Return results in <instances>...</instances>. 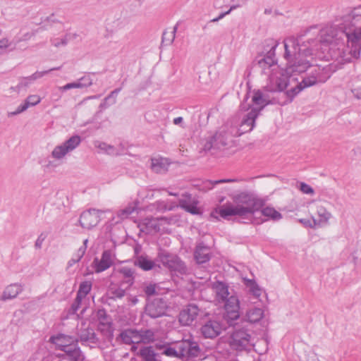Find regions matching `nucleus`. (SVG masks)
<instances>
[{"label":"nucleus","mask_w":361,"mask_h":361,"mask_svg":"<svg viewBox=\"0 0 361 361\" xmlns=\"http://www.w3.org/2000/svg\"><path fill=\"white\" fill-rule=\"evenodd\" d=\"M98 314H99V317L100 319L102 318V317L104 319H105L106 317V314L105 312L103 311V310L102 311H101V310L99 311Z\"/></svg>","instance_id":"64"},{"label":"nucleus","mask_w":361,"mask_h":361,"mask_svg":"<svg viewBox=\"0 0 361 361\" xmlns=\"http://www.w3.org/2000/svg\"><path fill=\"white\" fill-rule=\"evenodd\" d=\"M116 30V29L115 26L108 23L106 27V33L104 35V37L106 39L109 38L115 33Z\"/></svg>","instance_id":"53"},{"label":"nucleus","mask_w":361,"mask_h":361,"mask_svg":"<svg viewBox=\"0 0 361 361\" xmlns=\"http://www.w3.org/2000/svg\"><path fill=\"white\" fill-rule=\"evenodd\" d=\"M239 136L237 127L226 124L220 127L213 135L202 141L201 151H224L235 146V137Z\"/></svg>","instance_id":"4"},{"label":"nucleus","mask_w":361,"mask_h":361,"mask_svg":"<svg viewBox=\"0 0 361 361\" xmlns=\"http://www.w3.org/2000/svg\"><path fill=\"white\" fill-rule=\"evenodd\" d=\"M279 177L274 174L272 173H266V174H261L259 175L254 178H270V179H275L278 178Z\"/></svg>","instance_id":"58"},{"label":"nucleus","mask_w":361,"mask_h":361,"mask_svg":"<svg viewBox=\"0 0 361 361\" xmlns=\"http://www.w3.org/2000/svg\"><path fill=\"white\" fill-rule=\"evenodd\" d=\"M157 348L162 355L176 358L196 357L201 353L198 343L190 339L157 345Z\"/></svg>","instance_id":"7"},{"label":"nucleus","mask_w":361,"mask_h":361,"mask_svg":"<svg viewBox=\"0 0 361 361\" xmlns=\"http://www.w3.org/2000/svg\"><path fill=\"white\" fill-rule=\"evenodd\" d=\"M246 317L249 322L256 323L259 322L264 317V311L261 308L254 307L247 312Z\"/></svg>","instance_id":"32"},{"label":"nucleus","mask_w":361,"mask_h":361,"mask_svg":"<svg viewBox=\"0 0 361 361\" xmlns=\"http://www.w3.org/2000/svg\"><path fill=\"white\" fill-rule=\"evenodd\" d=\"M132 343H142L140 331L136 329H132L131 336Z\"/></svg>","instance_id":"50"},{"label":"nucleus","mask_w":361,"mask_h":361,"mask_svg":"<svg viewBox=\"0 0 361 361\" xmlns=\"http://www.w3.org/2000/svg\"><path fill=\"white\" fill-rule=\"evenodd\" d=\"M341 68L335 63H331L323 66L319 65L313 67L308 76L304 78L301 82L296 84L295 87L287 91L288 96L293 97L305 87L325 82L334 72Z\"/></svg>","instance_id":"6"},{"label":"nucleus","mask_w":361,"mask_h":361,"mask_svg":"<svg viewBox=\"0 0 361 361\" xmlns=\"http://www.w3.org/2000/svg\"><path fill=\"white\" fill-rule=\"evenodd\" d=\"M9 43L8 39H3L0 40V54L6 51V48L8 47Z\"/></svg>","instance_id":"56"},{"label":"nucleus","mask_w":361,"mask_h":361,"mask_svg":"<svg viewBox=\"0 0 361 361\" xmlns=\"http://www.w3.org/2000/svg\"><path fill=\"white\" fill-rule=\"evenodd\" d=\"M27 80H30L29 77L24 78L16 87H11V89L16 92H19L20 88L23 87H27L29 85V82Z\"/></svg>","instance_id":"55"},{"label":"nucleus","mask_w":361,"mask_h":361,"mask_svg":"<svg viewBox=\"0 0 361 361\" xmlns=\"http://www.w3.org/2000/svg\"><path fill=\"white\" fill-rule=\"evenodd\" d=\"M194 257L197 264L209 262L211 257L210 247L202 242L197 243L194 252Z\"/></svg>","instance_id":"21"},{"label":"nucleus","mask_w":361,"mask_h":361,"mask_svg":"<svg viewBox=\"0 0 361 361\" xmlns=\"http://www.w3.org/2000/svg\"><path fill=\"white\" fill-rule=\"evenodd\" d=\"M300 221L301 223H302L306 226L311 227V228L317 226H314L313 221L312 222L310 220L300 219Z\"/></svg>","instance_id":"60"},{"label":"nucleus","mask_w":361,"mask_h":361,"mask_svg":"<svg viewBox=\"0 0 361 361\" xmlns=\"http://www.w3.org/2000/svg\"><path fill=\"white\" fill-rule=\"evenodd\" d=\"M237 7H238V6H232L230 8V9H229L228 11H226V12H224V13H221V14L219 16V17H217V18H215L212 19L211 21H212V22H217V21H219L220 19L223 18L226 15L229 14V13H230V12H231L232 10H233V9L236 8Z\"/></svg>","instance_id":"57"},{"label":"nucleus","mask_w":361,"mask_h":361,"mask_svg":"<svg viewBox=\"0 0 361 361\" xmlns=\"http://www.w3.org/2000/svg\"><path fill=\"white\" fill-rule=\"evenodd\" d=\"M114 264L112 252L109 250H104L100 259L94 258L92 267L96 273L102 272L108 269Z\"/></svg>","instance_id":"17"},{"label":"nucleus","mask_w":361,"mask_h":361,"mask_svg":"<svg viewBox=\"0 0 361 361\" xmlns=\"http://www.w3.org/2000/svg\"><path fill=\"white\" fill-rule=\"evenodd\" d=\"M201 312L202 311L199 309L197 305L189 304L180 312L178 321L182 326L192 325Z\"/></svg>","instance_id":"14"},{"label":"nucleus","mask_w":361,"mask_h":361,"mask_svg":"<svg viewBox=\"0 0 361 361\" xmlns=\"http://www.w3.org/2000/svg\"><path fill=\"white\" fill-rule=\"evenodd\" d=\"M111 293L112 298L121 299L123 297H124L126 294V290L121 288H117L114 290H112Z\"/></svg>","instance_id":"48"},{"label":"nucleus","mask_w":361,"mask_h":361,"mask_svg":"<svg viewBox=\"0 0 361 361\" xmlns=\"http://www.w3.org/2000/svg\"><path fill=\"white\" fill-rule=\"evenodd\" d=\"M183 117L179 116V117L175 118L173 119V122L175 125H178L183 122Z\"/></svg>","instance_id":"62"},{"label":"nucleus","mask_w":361,"mask_h":361,"mask_svg":"<svg viewBox=\"0 0 361 361\" xmlns=\"http://www.w3.org/2000/svg\"><path fill=\"white\" fill-rule=\"evenodd\" d=\"M285 58L288 61L289 66L285 71L281 70L277 75H271L270 81L272 83L269 87V91L277 92L283 91L297 78L295 77V73L305 72L310 67L308 61L302 59V57L295 59L293 56H286Z\"/></svg>","instance_id":"5"},{"label":"nucleus","mask_w":361,"mask_h":361,"mask_svg":"<svg viewBox=\"0 0 361 361\" xmlns=\"http://www.w3.org/2000/svg\"><path fill=\"white\" fill-rule=\"evenodd\" d=\"M177 25H176L171 32H164L162 35V42L166 44H171L175 39V33L177 30Z\"/></svg>","instance_id":"38"},{"label":"nucleus","mask_w":361,"mask_h":361,"mask_svg":"<svg viewBox=\"0 0 361 361\" xmlns=\"http://www.w3.org/2000/svg\"><path fill=\"white\" fill-rule=\"evenodd\" d=\"M158 260L161 262L164 267L171 271L180 274L187 273L188 269L185 264L176 255L171 254L165 250H161L158 252Z\"/></svg>","instance_id":"9"},{"label":"nucleus","mask_w":361,"mask_h":361,"mask_svg":"<svg viewBox=\"0 0 361 361\" xmlns=\"http://www.w3.org/2000/svg\"><path fill=\"white\" fill-rule=\"evenodd\" d=\"M132 329H125L121 332L119 337L125 344H132Z\"/></svg>","instance_id":"41"},{"label":"nucleus","mask_w":361,"mask_h":361,"mask_svg":"<svg viewBox=\"0 0 361 361\" xmlns=\"http://www.w3.org/2000/svg\"><path fill=\"white\" fill-rule=\"evenodd\" d=\"M23 291L22 286L18 283H12L8 285L4 290L0 300L6 301L16 298L19 293Z\"/></svg>","instance_id":"22"},{"label":"nucleus","mask_w":361,"mask_h":361,"mask_svg":"<svg viewBox=\"0 0 361 361\" xmlns=\"http://www.w3.org/2000/svg\"><path fill=\"white\" fill-rule=\"evenodd\" d=\"M102 212V211L95 209H90L83 212L80 216V225L83 228L91 229L99 222V214Z\"/></svg>","instance_id":"15"},{"label":"nucleus","mask_w":361,"mask_h":361,"mask_svg":"<svg viewBox=\"0 0 361 361\" xmlns=\"http://www.w3.org/2000/svg\"><path fill=\"white\" fill-rule=\"evenodd\" d=\"M68 35H65L63 38L53 39L51 40L52 45L55 47H59L61 46H66L68 44Z\"/></svg>","instance_id":"47"},{"label":"nucleus","mask_w":361,"mask_h":361,"mask_svg":"<svg viewBox=\"0 0 361 361\" xmlns=\"http://www.w3.org/2000/svg\"><path fill=\"white\" fill-rule=\"evenodd\" d=\"M134 264L144 271H150L155 267L154 261L150 260L147 257L142 255L136 258Z\"/></svg>","instance_id":"30"},{"label":"nucleus","mask_w":361,"mask_h":361,"mask_svg":"<svg viewBox=\"0 0 361 361\" xmlns=\"http://www.w3.org/2000/svg\"><path fill=\"white\" fill-rule=\"evenodd\" d=\"M44 240V237H42V235L41 234L37 239L35 243V247L37 249H40L42 247V243Z\"/></svg>","instance_id":"59"},{"label":"nucleus","mask_w":361,"mask_h":361,"mask_svg":"<svg viewBox=\"0 0 361 361\" xmlns=\"http://www.w3.org/2000/svg\"><path fill=\"white\" fill-rule=\"evenodd\" d=\"M135 209H136V204L135 203L130 204L126 208L120 210L118 214V216L121 219H126L129 215H130Z\"/></svg>","instance_id":"39"},{"label":"nucleus","mask_w":361,"mask_h":361,"mask_svg":"<svg viewBox=\"0 0 361 361\" xmlns=\"http://www.w3.org/2000/svg\"><path fill=\"white\" fill-rule=\"evenodd\" d=\"M167 309L168 305L164 299L155 298L147 302L145 312L151 318L156 319L165 315Z\"/></svg>","instance_id":"11"},{"label":"nucleus","mask_w":361,"mask_h":361,"mask_svg":"<svg viewBox=\"0 0 361 361\" xmlns=\"http://www.w3.org/2000/svg\"><path fill=\"white\" fill-rule=\"evenodd\" d=\"M157 286L154 283H150L144 288V293L147 297L154 295L157 293Z\"/></svg>","instance_id":"44"},{"label":"nucleus","mask_w":361,"mask_h":361,"mask_svg":"<svg viewBox=\"0 0 361 361\" xmlns=\"http://www.w3.org/2000/svg\"><path fill=\"white\" fill-rule=\"evenodd\" d=\"M83 298L76 295V298L71 305L70 312L71 314H75L79 310Z\"/></svg>","instance_id":"46"},{"label":"nucleus","mask_w":361,"mask_h":361,"mask_svg":"<svg viewBox=\"0 0 361 361\" xmlns=\"http://www.w3.org/2000/svg\"><path fill=\"white\" fill-rule=\"evenodd\" d=\"M78 336L82 343H90L95 344L98 339L92 328H81L78 332Z\"/></svg>","instance_id":"26"},{"label":"nucleus","mask_w":361,"mask_h":361,"mask_svg":"<svg viewBox=\"0 0 361 361\" xmlns=\"http://www.w3.org/2000/svg\"><path fill=\"white\" fill-rule=\"evenodd\" d=\"M142 343H150L155 341V332L152 329H140Z\"/></svg>","instance_id":"34"},{"label":"nucleus","mask_w":361,"mask_h":361,"mask_svg":"<svg viewBox=\"0 0 361 361\" xmlns=\"http://www.w3.org/2000/svg\"><path fill=\"white\" fill-rule=\"evenodd\" d=\"M73 88H82V85L80 84V81L78 80L74 82L68 83L64 86L61 87L60 90L62 91H66Z\"/></svg>","instance_id":"49"},{"label":"nucleus","mask_w":361,"mask_h":361,"mask_svg":"<svg viewBox=\"0 0 361 361\" xmlns=\"http://www.w3.org/2000/svg\"><path fill=\"white\" fill-rule=\"evenodd\" d=\"M343 37L347 39V51L332 49V56L339 63H346L352 59H357L361 54V11L355 8L343 17L341 23Z\"/></svg>","instance_id":"2"},{"label":"nucleus","mask_w":361,"mask_h":361,"mask_svg":"<svg viewBox=\"0 0 361 361\" xmlns=\"http://www.w3.org/2000/svg\"><path fill=\"white\" fill-rule=\"evenodd\" d=\"M132 305H136L138 302V298L136 296L132 297L129 299Z\"/></svg>","instance_id":"63"},{"label":"nucleus","mask_w":361,"mask_h":361,"mask_svg":"<svg viewBox=\"0 0 361 361\" xmlns=\"http://www.w3.org/2000/svg\"><path fill=\"white\" fill-rule=\"evenodd\" d=\"M227 343L236 353L250 352L254 347L253 339L247 329H234L229 334Z\"/></svg>","instance_id":"8"},{"label":"nucleus","mask_w":361,"mask_h":361,"mask_svg":"<svg viewBox=\"0 0 361 361\" xmlns=\"http://www.w3.org/2000/svg\"><path fill=\"white\" fill-rule=\"evenodd\" d=\"M59 350L64 352V355H63V357L64 358L68 355V354H70L74 348H77L78 345L76 344L72 343L68 345H61L59 342Z\"/></svg>","instance_id":"45"},{"label":"nucleus","mask_w":361,"mask_h":361,"mask_svg":"<svg viewBox=\"0 0 361 361\" xmlns=\"http://www.w3.org/2000/svg\"><path fill=\"white\" fill-rule=\"evenodd\" d=\"M276 45H274L271 47V49L268 51L267 54L262 59L258 61L259 66L263 68L266 69L267 68H270L272 66L276 64L275 59V49Z\"/></svg>","instance_id":"28"},{"label":"nucleus","mask_w":361,"mask_h":361,"mask_svg":"<svg viewBox=\"0 0 361 361\" xmlns=\"http://www.w3.org/2000/svg\"><path fill=\"white\" fill-rule=\"evenodd\" d=\"M121 274H123L125 279V283L130 286L134 283V271L128 267H123L120 270Z\"/></svg>","instance_id":"35"},{"label":"nucleus","mask_w":361,"mask_h":361,"mask_svg":"<svg viewBox=\"0 0 361 361\" xmlns=\"http://www.w3.org/2000/svg\"><path fill=\"white\" fill-rule=\"evenodd\" d=\"M224 329L221 322L217 319H209L202 325L200 331L203 337L214 338L219 336Z\"/></svg>","instance_id":"13"},{"label":"nucleus","mask_w":361,"mask_h":361,"mask_svg":"<svg viewBox=\"0 0 361 361\" xmlns=\"http://www.w3.org/2000/svg\"><path fill=\"white\" fill-rule=\"evenodd\" d=\"M95 147L104 151V152H109V150L114 149L113 146L107 145L105 142H99V141L95 142Z\"/></svg>","instance_id":"52"},{"label":"nucleus","mask_w":361,"mask_h":361,"mask_svg":"<svg viewBox=\"0 0 361 361\" xmlns=\"http://www.w3.org/2000/svg\"><path fill=\"white\" fill-rule=\"evenodd\" d=\"M85 358L84 354L78 346L77 348H74L73 351L70 354H68L63 359L68 360V361H84Z\"/></svg>","instance_id":"33"},{"label":"nucleus","mask_w":361,"mask_h":361,"mask_svg":"<svg viewBox=\"0 0 361 361\" xmlns=\"http://www.w3.org/2000/svg\"><path fill=\"white\" fill-rule=\"evenodd\" d=\"M170 162L168 159L159 157L151 159V169L157 173H164L168 171Z\"/></svg>","instance_id":"23"},{"label":"nucleus","mask_w":361,"mask_h":361,"mask_svg":"<svg viewBox=\"0 0 361 361\" xmlns=\"http://www.w3.org/2000/svg\"><path fill=\"white\" fill-rule=\"evenodd\" d=\"M85 253V247L79 248L77 252L74 255V256L68 261V267H72L75 264L78 263L80 261L82 257L84 256Z\"/></svg>","instance_id":"40"},{"label":"nucleus","mask_w":361,"mask_h":361,"mask_svg":"<svg viewBox=\"0 0 361 361\" xmlns=\"http://www.w3.org/2000/svg\"><path fill=\"white\" fill-rule=\"evenodd\" d=\"M233 204L222 207L219 212L224 219L231 216H236L242 219L251 220L256 211L261 209L264 202L254 194L243 192L234 195Z\"/></svg>","instance_id":"3"},{"label":"nucleus","mask_w":361,"mask_h":361,"mask_svg":"<svg viewBox=\"0 0 361 361\" xmlns=\"http://www.w3.org/2000/svg\"><path fill=\"white\" fill-rule=\"evenodd\" d=\"M212 288L214 289L217 300L220 301H225L228 296L230 295L228 291V286L224 282L216 281L212 284Z\"/></svg>","instance_id":"25"},{"label":"nucleus","mask_w":361,"mask_h":361,"mask_svg":"<svg viewBox=\"0 0 361 361\" xmlns=\"http://www.w3.org/2000/svg\"><path fill=\"white\" fill-rule=\"evenodd\" d=\"M59 69H60V67H56V68H50V69H49L47 71H37L35 73H33L32 75H30L29 77V78L30 80H35L38 78L43 77L44 75H45L46 74L49 73V72H51L52 71L59 70Z\"/></svg>","instance_id":"43"},{"label":"nucleus","mask_w":361,"mask_h":361,"mask_svg":"<svg viewBox=\"0 0 361 361\" xmlns=\"http://www.w3.org/2000/svg\"><path fill=\"white\" fill-rule=\"evenodd\" d=\"M259 115V110L251 109L243 118L240 128H237L239 136L247 132H250L255 127V120Z\"/></svg>","instance_id":"18"},{"label":"nucleus","mask_w":361,"mask_h":361,"mask_svg":"<svg viewBox=\"0 0 361 361\" xmlns=\"http://www.w3.org/2000/svg\"><path fill=\"white\" fill-rule=\"evenodd\" d=\"M262 214L273 220H279L281 218V214L271 207H266L262 210Z\"/></svg>","instance_id":"37"},{"label":"nucleus","mask_w":361,"mask_h":361,"mask_svg":"<svg viewBox=\"0 0 361 361\" xmlns=\"http://www.w3.org/2000/svg\"><path fill=\"white\" fill-rule=\"evenodd\" d=\"M81 142L79 135H73L68 140L56 146L51 152V157L56 160L63 159L67 154L76 149Z\"/></svg>","instance_id":"10"},{"label":"nucleus","mask_w":361,"mask_h":361,"mask_svg":"<svg viewBox=\"0 0 361 361\" xmlns=\"http://www.w3.org/2000/svg\"><path fill=\"white\" fill-rule=\"evenodd\" d=\"M78 80L80 81V84L82 85V88L90 87L92 84V79L90 75H84Z\"/></svg>","instance_id":"51"},{"label":"nucleus","mask_w":361,"mask_h":361,"mask_svg":"<svg viewBox=\"0 0 361 361\" xmlns=\"http://www.w3.org/2000/svg\"><path fill=\"white\" fill-rule=\"evenodd\" d=\"M326 47H329L328 54L330 59L333 61L332 63L341 67L344 63H339L338 60L334 59L331 51L332 49L338 50V48L344 50L343 32L341 27L338 28L335 26H326L322 28L318 39L307 36L305 40L300 37L298 39L288 38L284 41L286 56H293L296 59L298 56L303 57L317 55L320 49L324 52Z\"/></svg>","instance_id":"1"},{"label":"nucleus","mask_w":361,"mask_h":361,"mask_svg":"<svg viewBox=\"0 0 361 361\" xmlns=\"http://www.w3.org/2000/svg\"><path fill=\"white\" fill-rule=\"evenodd\" d=\"M300 189L305 194H312L314 192L312 188L304 182H301Z\"/></svg>","instance_id":"54"},{"label":"nucleus","mask_w":361,"mask_h":361,"mask_svg":"<svg viewBox=\"0 0 361 361\" xmlns=\"http://www.w3.org/2000/svg\"><path fill=\"white\" fill-rule=\"evenodd\" d=\"M50 341L56 345V348L59 350V344L58 342L61 345H68L77 343L78 338L72 336L59 334L56 336H52L50 338Z\"/></svg>","instance_id":"27"},{"label":"nucleus","mask_w":361,"mask_h":361,"mask_svg":"<svg viewBox=\"0 0 361 361\" xmlns=\"http://www.w3.org/2000/svg\"><path fill=\"white\" fill-rule=\"evenodd\" d=\"M244 283L248 291L256 299H258L262 294V289L255 280L244 279Z\"/></svg>","instance_id":"31"},{"label":"nucleus","mask_w":361,"mask_h":361,"mask_svg":"<svg viewBox=\"0 0 361 361\" xmlns=\"http://www.w3.org/2000/svg\"><path fill=\"white\" fill-rule=\"evenodd\" d=\"M143 361H161L159 355L155 353L152 347H144L140 350L138 354Z\"/></svg>","instance_id":"29"},{"label":"nucleus","mask_w":361,"mask_h":361,"mask_svg":"<svg viewBox=\"0 0 361 361\" xmlns=\"http://www.w3.org/2000/svg\"><path fill=\"white\" fill-rule=\"evenodd\" d=\"M224 302L225 314L224 317L228 322H233L238 319L240 317V302L238 297L235 295L228 296Z\"/></svg>","instance_id":"12"},{"label":"nucleus","mask_w":361,"mask_h":361,"mask_svg":"<svg viewBox=\"0 0 361 361\" xmlns=\"http://www.w3.org/2000/svg\"><path fill=\"white\" fill-rule=\"evenodd\" d=\"M41 102L39 96L33 94L28 96L25 102L18 106L16 110L11 113V115H17L26 111L30 106H33L38 104Z\"/></svg>","instance_id":"24"},{"label":"nucleus","mask_w":361,"mask_h":361,"mask_svg":"<svg viewBox=\"0 0 361 361\" xmlns=\"http://www.w3.org/2000/svg\"><path fill=\"white\" fill-rule=\"evenodd\" d=\"M269 87H266L264 90H257L254 91V94L252 98V102L257 106L252 109L259 110V112L270 103V98L268 92H269Z\"/></svg>","instance_id":"19"},{"label":"nucleus","mask_w":361,"mask_h":361,"mask_svg":"<svg viewBox=\"0 0 361 361\" xmlns=\"http://www.w3.org/2000/svg\"><path fill=\"white\" fill-rule=\"evenodd\" d=\"M352 92L357 99H361V77L357 78L353 82Z\"/></svg>","instance_id":"42"},{"label":"nucleus","mask_w":361,"mask_h":361,"mask_svg":"<svg viewBox=\"0 0 361 361\" xmlns=\"http://www.w3.org/2000/svg\"><path fill=\"white\" fill-rule=\"evenodd\" d=\"M178 203L180 208L192 214H201L200 209L197 207L198 200L188 192L182 194Z\"/></svg>","instance_id":"16"},{"label":"nucleus","mask_w":361,"mask_h":361,"mask_svg":"<svg viewBox=\"0 0 361 361\" xmlns=\"http://www.w3.org/2000/svg\"><path fill=\"white\" fill-rule=\"evenodd\" d=\"M92 289V283L88 281H82L79 286L77 295L85 298Z\"/></svg>","instance_id":"36"},{"label":"nucleus","mask_w":361,"mask_h":361,"mask_svg":"<svg viewBox=\"0 0 361 361\" xmlns=\"http://www.w3.org/2000/svg\"><path fill=\"white\" fill-rule=\"evenodd\" d=\"M318 219H312L314 226H322L326 224L331 218V214L326 210L324 203L319 202L314 204Z\"/></svg>","instance_id":"20"},{"label":"nucleus","mask_w":361,"mask_h":361,"mask_svg":"<svg viewBox=\"0 0 361 361\" xmlns=\"http://www.w3.org/2000/svg\"><path fill=\"white\" fill-rule=\"evenodd\" d=\"M119 91L120 89H116L115 90L112 91L111 94L107 97L105 98V101H107L111 97H116L117 94L119 92Z\"/></svg>","instance_id":"61"}]
</instances>
